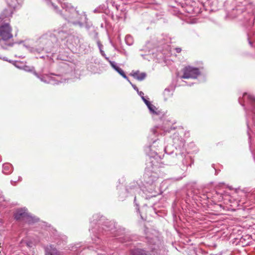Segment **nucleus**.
Returning a JSON list of instances; mask_svg holds the SVG:
<instances>
[{
    "mask_svg": "<svg viewBox=\"0 0 255 255\" xmlns=\"http://www.w3.org/2000/svg\"><path fill=\"white\" fill-rule=\"evenodd\" d=\"M133 76L137 80L141 81L145 78L146 74L143 73L138 74L137 73H136L133 74Z\"/></svg>",
    "mask_w": 255,
    "mask_h": 255,
    "instance_id": "0eeeda50",
    "label": "nucleus"
},
{
    "mask_svg": "<svg viewBox=\"0 0 255 255\" xmlns=\"http://www.w3.org/2000/svg\"><path fill=\"white\" fill-rule=\"evenodd\" d=\"M134 89H136V90H137V88H136V87H134Z\"/></svg>",
    "mask_w": 255,
    "mask_h": 255,
    "instance_id": "5701e85b",
    "label": "nucleus"
},
{
    "mask_svg": "<svg viewBox=\"0 0 255 255\" xmlns=\"http://www.w3.org/2000/svg\"><path fill=\"white\" fill-rule=\"evenodd\" d=\"M148 108L149 109L150 112H151L153 114L158 115L159 113L156 112V110H157L156 108L151 104H150L148 107Z\"/></svg>",
    "mask_w": 255,
    "mask_h": 255,
    "instance_id": "6e6552de",
    "label": "nucleus"
},
{
    "mask_svg": "<svg viewBox=\"0 0 255 255\" xmlns=\"http://www.w3.org/2000/svg\"><path fill=\"white\" fill-rule=\"evenodd\" d=\"M8 167V165H4L3 166V169L4 170H5L6 169V168ZM3 172L5 173H7L6 172H5V171H3Z\"/></svg>",
    "mask_w": 255,
    "mask_h": 255,
    "instance_id": "ddd939ff",
    "label": "nucleus"
},
{
    "mask_svg": "<svg viewBox=\"0 0 255 255\" xmlns=\"http://www.w3.org/2000/svg\"><path fill=\"white\" fill-rule=\"evenodd\" d=\"M246 96H247V98L251 105L252 111H253L254 113H255V97L251 94H247V93H245L243 95V97L245 98Z\"/></svg>",
    "mask_w": 255,
    "mask_h": 255,
    "instance_id": "20e7f679",
    "label": "nucleus"
},
{
    "mask_svg": "<svg viewBox=\"0 0 255 255\" xmlns=\"http://www.w3.org/2000/svg\"><path fill=\"white\" fill-rule=\"evenodd\" d=\"M117 72H118L125 79H128V77L126 76V75L125 74L124 72L122 69L120 68V70Z\"/></svg>",
    "mask_w": 255,
    "mask_h": 255,
    "instance_id": "1a4fd4ad",
    "label": "nucleus"
},
{
    "mask_svg": "<svg viewBox=\"0 0 255 255\" xmlns=\"http://www.w3.org/2000/svg\"><path fill=\"white\" fill-rule=\"evenodd\" d=\"M200 72L198 68H193L190 66L185 67L184 69L183 75L182 78H196L199 75Z\"/></svg>",
    "mask_w": 255,
    "mask_h": 255,
    "instance_id": "7ed1b4c3",
    "label": "nucleus"
},
{
    "mask_svg": "<svg viewBox=\"0 0 255 255\" xmlns=\"http://www.w3.org/2000/svg\"><path fill=\"white\" fill-rule=\"evenodd\" d=\"M72 10L74 11V13L75 14H77V12H76L75 10L72 8Z\"/></svg>",
    "mask_w": 255,
    "mask_h": 255,
    "instance_id": "4be33fe9",
    "label": "nucleus"
},
{
    "mask_svg": "<svg viewBox=\"0 0 255 255\" xmlns=\"http://www.w3.org/2000/svg\"><path fill=\"white\" fill-rule=\"evenodd\" d=\"M132 255H147L145 252L140 249H136L132 252Z\"/></svg>",
    "mask_w": 255,
    "mask_h": 255,
    "instance_id": "423d86ee",
    "label": "nucleus"
},
{
    "mask_svg": "<svg viewBox=\"0 0 255 255\" xmlns=\"http://www.w3.org/2000/svg\"><path fill=\"white\" fill-rule=\"evenodd\" d=\"M110 63L111 64V66L115 69V68H116V67L117 66L116 64L115 63V62H113V61H110Z\"/></svg>",
    "mask_w": 255,
    "mask_h": 255,
    "instance_id": "9b49d317",
    "label": "nucleus"
},
{
    "mask_svg": "<svg viewBox=\"0 0 255 255\" xmlns=\"http://www.w3.org/2000/svg\"><path fill=\"white\" fill-rule=\"evenodd\" d=\"M120 68L118 66H117L116 68H115V70L118 72L119 70H120Z\"/></svg>",
    "mask_w": 255,
    "mask_h": 255,
    "instance_id": "f3484780",
    "label": "nucleus"
},
{
    "mask_svg": "<svg viewBox=\"0 0 255 255\" xmlns=\"http://www.w3.org/2000/svg\"><path fill=\"white\" fill-rule=\"evenodd\" d=\"M73 23L74 24H80V25H81V24L79 22H73Z\"/></svg>",
    "mask_w": 255,
    "mask_h": 255,
    "instance_id": "6ab92c4d",
    "label": "nucleus"
},
{
    "mask_svg": "<svg viewBox=\"0 0 255 255\" xmlns=\"http://www.w3.org/2000/svg\"><path fill=\"white\" fill-rule=\"evenodd\" d=\"M45 252L46 255H58L56 249L51 246L46 248Z\"/></svg>",
    "mask_w": 255,
    "mask_h": 255,
    "instance_id": "39448f33",
    "label": "nucleus"
},
{
    "mask_svg": "<svg viewBox=\"0 0 255 255\" xmlns=\"http://www.w3.org/2000/svg\"><path fill=\"white\" fill-rule=\"evenodd\" d=\"M175 51L177 53H180L181 51V49L180 48H176Z\"/></svg>",
    "mask_w": 255,
    "mask_h": 255,
    "instance_id": "f8f14e48",
    "label": "nucleus"
},
{
    "mask_svg": "<svg viewBox=\"0 0 255 255\" xmlns=\"http://www.w3.org/2000/svg\"><path fill=\"white\" fill-rule=\"evenodd\" d=\"M25 208L20 209L16 211L14 214V218L16 220H23L28 223H32L36 221V219L33 218L26 212Z\"/></svg>",
    "mask_w": 255,
    "mask_h": 255,
    "instance_id": "f03ea898",
    "label": "nucleus"
},
{
    "mask_svg": "<svg viewBox=\"0 0 255 255\" xmlns=\"http://www.w3.org/2000/svg\"><path fill=\"white\" fill-rule=\"evenodd\" d=\"M44 39V36H42L40 38V41L42 42L43 40Z\"/></svg>",
    "mask_w": 255,
    "mask_h": 255,
    "instance_id": "a211bd4d",
    "label": "nucleus"
},
{
    "mask_svg": "<svg viewBox=\"0 0 255 255\" xmlns=\"http://www.w3.org/2000/svg\"><path fill=\"white\" fill-rule=\"evenodd\" d=\"M142 99L147 107L151 104L148 101L145 99L144 96H142Z\"/></svg>",
    "mask_w": 255,
    "mask_h": 255,
    "instance_id": "9d476101",
    "label": "nucleus"
},
{
    "mask_svg": "<svg viewBox=\"0 0 255 255\" xmlns=\"http://www.w3.org/2000/svg\"><path fill=\"white\" fill-rule=\"evenodd\" d=\"M139 95L140 96V97L142 98V96H143V93L141 91L139 92Z\"/></svg>",
    "mask_w": 255,
    "mask_h": 255,
    "instance_id": "4468645a",
    "label": "nucleus"
},
{
    "mask_svg": "<svg viewBox=\"0 0 255 255\" xmlns=\"http://www.w3.org/2000/svg\"><path fill=\"white\" fill-rule=\"evenodd\" d=\"M11 15L10 10H5L0 15V44L3 48L7 46H11L12 43L10 42L13 35L12 28L9 24L6 22Z\"/></svg>",
    "mask_w": 255,
    "mask_h": 255,
    "instance_id": "f257e3e1",
    "label": "nucleus"
},
{
    "mask_svg": "<svg viewBox=\"0 0 255 255\" xmlns=\"http://www.w3.org/2000/svg\"><path fill=\"white\" fill-rule=\"evenodd\" d=\"M120 68L118 66H117L116 68H115V70L118 72L119 70H120Z\"/></svg>",
    "mask_w": 255,
    "mask_h": 255,
    "instance_id": "dca6fc26",
    "label": "nucleus"
},
{
    "mask_svg": "<svg viewBox=\"0 0 255 255\" xmlns=\"http://www.w3.org/2000/svg\"><path fill=\"white\" fill-rule=\"evenodd\" d=\"M66 4L65 3L63 4V5H62V7L63 8H66Z\"/></svg>",
    "mask_w": 255,
    "mask_h": 255,
    "instance_id": "412c9836",
    "label": "nucleus"
},
{
    "mask_svg": "<svg viewBox=\"0 0 255 255\" xmlns=\"http://www.w3.org/2000/svg\"><path fill=\"white\" fill-rule=\"evenodd\" d=\"M120 68L118 66H117L116 68H115V70L118 72L119 70H120Z\"/></svg>",
    "mask_w": 255,
    "mask_h": 255,
    "instance_id": "2eb2a0df",
    "label": "nucleus"
},
{
    "mask_svg": "<svg viewBox=\"0 0 255 255\" xmlns=\"http://www.w3.org/2000/svg\"><path fill=\"white\" fill-rule=\"evenodd\" d=\"M25 70L26 71H31V70H30V69H28V67H26V68L25 69Z\"/></svg>",
    "mask_w": 255,
    "mask_h": 255,
    "instance_id": "aec40b11",
    "label": "nucleus"
}]
</instances>
